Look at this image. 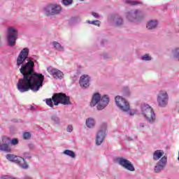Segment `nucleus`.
<instances>
[{"label": "nucleus", "mask_w": 179, "mask_h": 179, "mask_svg": "<svg viewBox=\"0 0 179 179\" xmlns=\"http://www.w3.org/2000/svg\"><path fill=\"white\" fill-rule=\"evenodd\" d=\"M29 48H24L20 52L17 58V66L20 68V72L23 78H20L17 87L20 93H24L31 90L38 92L40 87H43L44 75L36 73L34 71V62L38 64L36 55L29 57Z\"/></svg>", "instance_id": "nucleus-1"}, {"label": "nucleus", "mask_w": 179, "mask_h": 179, "mask_svg": "<svg viewBox=\"0 0 179 179\" xmlns=\"http://www.w3.org/2000/svg\"><path fill=\"white\" fill-rule=\"evenodd\" d=\"M108 103H110L108 96L103 95L101 96L100 93L96 92L92 96L90 106L91 107H94V106L97 104V110H104V108L108 106Z\"/></svg>", "instance_id": "nucleus-2"}, {"label": "nucleus", "mask_w": 179, "mask_h": 179, "mask_svg": "<svg viewBox=\"0 0 179 179\" xmlns=\"http://www.w3.org/2000/svg\"><path fill=\"white\" fill-rule=\"evenodd\" d=\"M10 143L15 146L19 143V140L17 138H13L10 140L9 137L3 136L1 140H0V151L6 152V153H10V152H12V148L9 146Z\"/></svg>", "instance_id": "nucleus-3"}, {"label": "nucleus", "mask_w": 179, "mask_h": 179, "mask_svg": "<svg viewBox=\"0 0 179 179\" xmlns=\"http://www.w3.org/2000/svg\"><path fill=\"white\" fill-rule=\"evenodd\" d=\"M141 113L149 124H155L156 121V114L150 106L146 103L142 104Z\"/></svg>", "instance_id": "nucleus-4"}, {"label": "nucleus", "mask_w": 179, "mask_h": 179, "mask_svg": "<svg viewBox=\"0 0 179 179\" xmlns=\"http://www.w3.org/2000/svg\"><path fill=\"white\" fill-rule=\"evenodd\" d=\"M52 99L53 100L54 106H59V104L69 106L71 104V98L66 96V94L65 93H55L52 95Z\"/></svg>", "instance_id": "nucleus-5"}, {"label": "nucleus", "mask_w": 179, "mask_h": 179, "mask_svg": "<svg viewBox=\"0 0 179 179\" xmlns=\"http://www.w3.org/2000/svg\"><path fill=\"white\" fill-rule=\"evenodd\" d=\"M43 12L46 16H56L62 12V7L59 4L51 3L44 8Z\"/></svg>", "instance_id": "nucleus-6"}, {"label": "nucleus", "mask_w": 179, "mask_h": 179, "mask_svg": "<svg viewBox=\"0 0 179 179\" xmlns=\"http://www.w3.org/2000/svg\"><path fill=\"white\" fill-rule=\"evenodd\" d=\"M6 159H7L8 162L15 163V164H17L20 166V167H21V169H23L24 170H27V169H29V165L27 163H26L24 158L22 157H17L12 154H7L6 155Z\"/></svg>", "instance_id": "nucleus-7"}, {"label": "nucleus", "mask_w": 179, "mask_h": 179, "mask_svg": "<svg viewBox=\"0 0 179 179\" xmlns=\"http://www.w3.org/2000/svg\"><path fill=\"white\" fill-rule=\"evenodd\" d=\"M17 29L13 27H10L7 29V43L9 47H15L16 40H17Z\"/></svg>", "instance_id": "nucleus-8"}, {"label": "nucleus", "mask_w": 179, "mask_h": 179, "mask_svg": "<svg viewBox=\"0 0 179 179\" xmlns=\"http://www.w3.org/2000/svg\"><path fill=\"white\" fill-rule=\"evenodd\" d=\"M115 102L117 107L122 111V113H128L130 110L129 103L127 99L122 98L121 96H117L115 98Z\"/></svg>", "instance_id": "nucleus-9"}, {"label": "nucleus", "mask_w": 179, "mask_h": 179, "mask_svg": "<svg viewBox=\"0 0 179 179\" xmlns=\"http://www.w3.org/2000/svg\"><path fill=\"white\" fill-rule=\"evenodd\" d=\"M106 132H107V123H102L96 135V144L98 146H100L106 139Z\"/></svg>", "instance_id": "nucleus-10"}, {"label": "nucleus", "mask_w": 179, "mask_h": 179, "mask_svg": "<svg viewBox=\"0 0 179 179\" xmlns=\"http://www.w3.org/2000/svg\"><path fill=\"white\" fill-rule=\"evenodd\" d=\"M157 103L161 108H166L169 105V94L166 91L160 92L157 97Z\"/></svg>", "instance_id": "nucleus-11"}, {"label": "nucleus", "mask_w": 179, "mask_h": 179, "mask_svg": "<svg viewBox=\"0 0 179 179\" xmlns=\"http://www.w3.org/2000/svg\"><path fill=\"white\" fill-rule=\"evenodd\" d=\"M126 16L129 22H134V20H141V19H143L145 14L141 10H136L127 12Z\"/></svg>", "instance_id": "nucleus-12"}, {"label": "nucleus", "mask_w": 179, "mask_h": 179, "mask_svg": "<svg viewBox=\"0 0 179 179\" xmlns=\"http://www.w3.org/2000/svg\"><path fill=\"white\" fill-rule=\"evenodd\" d=\"M116 162L120 164V166L123 167V169H125L129 171H135V166H134V164H132L131 161L124 157H117L116 158Z\"/></svg>", "instance_id": "nucleus-13"}, {"label": "nucleus", "mask_w": 179, "mask_h": 179, "mask_svg": "<svg viewBox=\"0 0 179 179\" xmlns=\"http://www.w3.org/2000/svg\"><path fill=\"white\" fill-rule=\"evenodd\" d=\"M167 166V156L162 157L154 166L155 173H162Z\"/></svg>", "instance_id": "nucleus-14"}, {"label": "nucleus", "mask_w": 179, "mask_h": 179, "mask_svg": "<svg viewBox=\"0 0 179 179\" xmlns=\"http://www.w3.org/2000/svg\"><path fill=\"white\" fill-rule=\"evenodd\" d=\"M47 71L54 79H62L64 78V73L57 69L52 67H48Z\"/></svg>", "instance_id": "nucleus-15"}, {"label": "nucleus", "mask_w": 179, "mask_h": 179, "mask_svg": "<svg viewBox=\"0 0 179 179\" xmlns=\"http://www.w3.org/2000/svg\"><path fill=\"white\" fill-rule=\"evenodd\" d=\"M89 82H90V77L86 74L83 75L80 78V85L81 87H89Z\"/></svg>", "instance_id": "nucleus-16"}, {"label": "nucleus", "mask_w": 179, "mask_h": 179, "mask_svg": "<svg viewBox=\"0 0 179 179\" xmlns=\"http://www.w3.org/2000/svg\"><path fill=\"white\" fill-rule=\"evenodd\" d=\"M164 155V151L162 150H157L152 154V160H154V162H157L158 160H160V159L163 157Z\"/></svg>", "instance_id": "nucleus-17"}, {"label": "nucleus", "mask_w": 179, "mask_h": 179, "mask_svg": "<svg viewBox=\"0 0 179 179\" xmlns=\"http://www.w3.org/2000/svg\"><path fill=\"white\" fill-rule=\"evenodd\" d=\"M85 125L87 128H90V129L94 128L96 127V120L93 119V117H88L86 120Z\"/></svg>", "instance_id": "nucleus-18"}, {"label": "nucleus", "mask_w": 179, "mask_h": 179, "mask_svg": "<svg viewBox=\"0 0 179 179\" xmlns=\"http://www.w3.org/2000/svg\"><path fill=\"white\" fill-rule=\"evenodd\" d=\"M113 22L115 26L120 27V26H122L124 24V20L121 18V17L116 15L113 18Z\"/></svg>", "instance_id": "nucleus-19"}, {"label": "nucleus", "mask_w": 179, "mask_h": 179, "mask_svg": "<svg viewBox=\"0 0 179 179\" xmlns=\"http://www.w3.org/2000/svg\"><path fill=\"white\" fill-rule=\"evenodd\" d=\"M158 24L159 22H157V20H151L147 23V29H148V30H154V29H156V27H157Z\"/></svg>", "instance_id": "nucleus-20"}, {"label": "nucleus", "mask_w": 179, "mask_h": 179, "mask_svg": "<svg viewBox=\"0 0 179 179\" xmlns=\"http://www.w3.org/2000/svg\"><path fill=\"white\" fill-rule=\"evenodd\" d=\"M50 121L55 124V125H61V117L57 114L50 115Z\"/></svg>", "instance_id": "nucleus-21"}, {"label": "nucleus", "mask_w": 179, "mask_h": 179, "mask_svg": "<svg viewBox=\"0 0 179 179\" xmlns=\"http://www.w3.org/2000/svg\"><path fill=\"white\" fill-rule=\"evenodd\" d=\"M63 153L64 155H66V156H69V157H71L72 159H75V157H76V154H75V152L71 150H66Z\"/></svg>", "instance_id": "nucleus-22"}, {"label": "nucleus", "mask_w": 179, "mask_h": 179, "mask_svg": "<svg viewBox=\"0 0 179 179\" xmlns=\"http://www.w3.org/2000/svg\"><path fill=\"white\" fill-rule=\"evenodd\" d=\"M52 45L57 51H64V46L61 45L59 43L55 41L52 43Z\"/></svg>", "instance_id": "nucleus-23"}, {"label": "nucleus", "mask_w": 179, "mask_h": 179, "mask_svg": "<svg viewBox=\"0 0 179 179\" xmlns=\"http://www.w3.org/2000/svg\"><path fill=\"white\" fill-rule=\"evenodd\" d=\"M61 3L64 5V6H70L73 3V0H61Z\"/></svg>", "instance_id": "nucleus-24"}, {"label": "nucleus", "mask_w": 179, "mask_h": 179, "mask_svg": "<svg viewBox=\"0 0 179 179\" xmlns=\"http://www.w3.org/2000/svg\"><path fill=\"white\" fill-rule=\"evenodd\" d=\"M141 61H152V57L149 54H145L141 57Z\"/></svg>", "instance_id": "nucleus-25"}, {"label": "nucleus", "mask_w": 179, "mask_h": 179, "mask_svg": "<svg viewBox=\"0 0 179 179\" xmlns=\"http://www.w3.org/2000/svg\"><path fill=\"white\" fill-rule=\"evenodd\" d=\"M122 93L124 96H130L131 95V91L129 90V88L128 87H124L122 88Z\"/></svg>", "instance_id": "nucleus-26"}, {"label": "nucleus", "mask_w": 179, "mask_h": 179, "mask_svg": "<svg viewBox=\"0 0 179 179\" xmlns=\"http://www.w3.org/2000/svg\"><path fill=\"white\" fill-rule=\"evenodd\" d=\"M52 101H54L52 100V98L45 99V103H46L47 106H49V107H50L51 108H52L54 107V102H52Z\"/></svg>", "instance_id": "nucleus-27"}, {"label": "nucleus", "mask_w": 179, "mask_h": 179, "mask_svg": "<svg viewBox=\"0 0 179 179\" xmlns=\"http://www.w3.org/2000/svg\"><path fill=\"white\" fill-rule=\"evenodd\" d=\"M89 24H94V26H98V27H100V21L96 20L94 21L88 20L87 21Z\"/></svg>", "instance_id": "nucleus-28"}, {"label": "nucleus", "mask_w": 179, "mask_h": 179, "mask_svg": "<svg viewBox=\"0 0 179 179\" xmlns=\"http://www.w3.org/2000/svg\"><path fill=\"white\" fill-rule=\"evenodd\" d=\"M126 3H128L129 5H131L132 6H135L136 5H139V3H141V2L134 1L131 0H126Z\"/></svg>", "instance_id": "nucleus-29"}, {"label": "nucleus", "mask_w": 179, "mask_h": 179, "mask_svg": "<svg viewBox=\"0 0 179 179\" xmlns=\"http://www.w3.org/2000/svg\"><path fill=\"white\" fill-rule=\"evenodd\" d=\"M30 138H31V134H30V132L27 131L23 134V138L26 141H29Z\"/></svg>", "instance_id": "nucleus-30"}, {"label": "nucleus", "mask_w": 179, "mask_h": 179, "mask_svg": "<svg viewBox=\"0 0 179 179\" xmlns=\"http://www.w3.org/2000/svg\"><path fill=\"white\" fill-rule=\"evenodd\" d=\"M67 132H72L73 131V126L72 124H69L66 128Z\"/></svg>", "instance_id": "nucleus-31"}, {"label": "nucleus", "mask_w": 179, "mask_h": 179, "mask_svg": "<svg viewBox=\"0 0 179 179\" xmlns=\"http://www.w3.org/2000/svg\"><path fill=\"white\" fill-rule=\"evenodd\" d=\"M92 15L95 19H100V15H99V13L93 12Z\"/></svg>", "instance_id": "nucleus-32"}, {"label": "nucleus", "mask_w": 179, "mask_h": 179, "mask_svg": "<svg viewBox=\"0 0 179 179\" xmlns=\"http://www.w3.org/2000/svg\"><path fill=\"white\" fill-rule=\"evenodd\" d=\"M102 58H103V59H108V58H110V55L104 53L102 55Z\"/></svg>", "instance_id": "nucleus-33"}, {"label": "nucleus", "mask_w": 179, "mask_h": 179, "mask_svg": "<svg viewBox=\"0 0 179 179\" xmlns=\"http://www.w3.org/2000/svg\"><path fill=\"white\" fill-rule=\"evenodd\" d=\"M24 157H25V159H31V156H30V154L28 152L24 153Z\"/></svg>", "instance_id": "nucleus-34"}, {"label": "nucleus", "mask_w": 179, "mask_h": 179, "mask_svg": "<svg viewBox=\"0 0 179 179\" xmlns=\"http://www.w3.org/2000/svg\"><path fill=\"white\" fill-rule=\"evenodd\" d=\"M175 110L179 113V102L176 103Z\"/></svg>", "instance_id": "nucleus-35"}, {"label": "nucleus", "mask_w": 179, "mask_h": 179, "mask_svg": "<svg viewBox=\"0 0 179 179\" xmlns=\"http://www.w3.org/2000/svg\"><path fill=\"white\" fill-rule=\"evenodd\" d=\"M3 179H19L17 178H15V177H12V176H5Z\"/></svg>", "instance_id": "nucleus-36"}, {"label": "nucleus", "mask_w": 179, "mask_h": 179, "mask_svg": "<svg viewBox=\"0 0 179 179\" xmlns=\"http://www.w3.org/2000/svg\"><path fill=\"white\" fill-rule=\"evenodd\" d=\"M139 128H145V123H140Z\"/></svg>", "instance_id": "nucleus-37"}, {"label": "nucleus", "mask_w": 179, "mask_h": 179, "mask_svg": "<svg viewBox=\"0 0 179 179\" xmlns=\"http://www.w3.org/2000/svg\"><path fill=\"white\" fill-rule=\"evenodd\" d=\"M135 110H133V111H130L129 112V115H135Z\"/></svg>", "instance_id": "nucleus-38"}, {"label": "nucleus", "mask_w": 179, "mask_h": 179, "mask_svg": "<svg viewBox=\"0 0 179 179\" xmlns=\"http://www.w3.org/2000/svg\"><path fill=\"white\" fill-rule=\"evenodd\" d=\"M2 46V37L0 36V47Z\"/></svg>", "instance_id": "nucleus-39"}, {"label": "nucleus", "mask_w": 179, "mask_h": 179, "mask_svg": "<svg viewBox=\"0 0 179 179\" xmlns=\"http://www.w3.org/2000/svg\"><path fill=\"white\" fill-rule=\"evenodd\" d=\"M29 149H33V144H29Z\"/></svg>", "instance_id": "nucleus-40"}, {"label": "nucleus", "mask_w": 179, "mask_h": 179, "mask_svg": "<svg viewBox=\"0 0 179 179\" xmlns=\"http://www.w3.org/2000/svg\"><path fill=\"white\" fill-rule=\"evenodd\" d=\"M106 40H102V41H101V44H104V43H106Z\"/></svg>", "instance_id": "nucleus-41"}, {"label": "nucleus", "mask_w": 179, "mask_h": 179, "mask_svg": "<svg viewBox=\"0 0 179 179\" xmlns=\"http://www.w3.org/2000/svg\"><path fill=\"white\" fill-rule=\"evenodd\" d=\"M80 1H85V0H80Z\"/></svg>", "instance_id": "nucleus-42"}]
</instances>
